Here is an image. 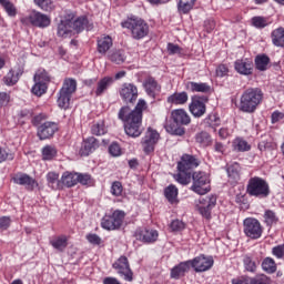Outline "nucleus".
<instances>
[{
  "label": "nucleus",
  "instance_id": "1",
  "mask_svg": "<svg viewBox=\"0 0 284 284\" xmlns=\"http://www.w3.org/2000/svg\"><path fill=\"white\" fill-rule=\"evenodd\" d=\"M146 103L144 100H139L134 110L130 106H122L119 112V119L124 122V132L128 136L136 139L141 136L143 128L141 123L143 121V110H145Z\"/></svg>",
  "mask_w": 284,
  "mask_h": 284
},
{
  "label": "nucleus",
  "instance_id": "2",
  "mask_svg": "<svg viewBox=\"0 0 284 284\" xmlns=\"http://www.w3.org/2000/svg\"><path fill=\"white\" fill-rule=\"evenodd\" d=\"M261 101H263V91H261V89H247L241 97L240 110L242 112L252 114V112L256 111V108H258Z\"/></svg>",
  "mask_w": 284,
  "mask_h": 284
},
{
  "label": "nucleus",
  "instance_id": "3",
  "mask_svg": "<svg viewBox=\"0 0 284 284\" xmlns=\"http://www.w3.org/2000/svg\"><path fill=\"white\" fill-rule=\"evenodd\" d=\"M246 192L256 199H267L270 196V184L263 178L254 176L248 180Z\"/></svg>",
  "mask_w": 284,
  "mask_h": 284
},
{
  "label": "nucleus",
  "instance_id": "4",
  "mask_svg": "<svg viewBox=\"0 0 284 284\" xmlns=\"http://www.w3.org/2000/svg\"><path fill=\"white\" fill-rule=\"evenodd\" d=\"M74 92H77V80L71 78L65 79L58 93V106L61 110H68L70 108V101Z\"/></svg>",
  "mask_w": 284,
  "mask_h": 284
},
{
  "label": "nucleus",
  "instance_id": "5",
  "mask_svg": "<svg viewBox=\"0 0 284 284\" xmlns=\"http://www.w3.org/2000/svg\"><path fill=\"white\" fill-rule=\"evenodd\" d=\"M122 27L131 30L133 39H136L138 41L148 37L150 32L148 22L140 18L129 19L125 22H122Z\"/></svg>",
  "mask_w": 284,
  "mask_h": 284
},
{
  "label": "nucleus",
  "instance_id": "6",
  "mask_svg": "<svg viewBox=\"0 0 284 284\" xmlns=\"http://www.w3.org/2000/svg\"><path fill=\"white\" fill-rule=\"evenodd\" d=\"M193 185L191 190L196 194H207L210 192V178L205 174V172H194L192 174Z\"/></svg>",
  "mask_w": 284,
  "mask_h": 284
},
{
  "label": "nucleus",
  "instance_id": "7",
  "mask_svg": "<svg viewBox=\"0 0 284 284\" xmlns=\"http://www.w3.org/2000/svg\"><path fill=\"white\" fill-rule=\"evenodd\" d=\"M21 23L34 26L36 28H48L51 23L50 17L39 11H31L29 16L21 18Z\"/></svg>",
  "mask_w": 284,
  "mask_h": 284
},
{
  "label": "nucleus",
  "instance_id": "8",
  "mask_svg": "<svg viewBox=\"0 0 284 284\" xmlns=\"http://www.w3.org/2000/svg\"><path fill=\"white\" fill-rule=\"evenodd\" d=\"M244 225V234L248 239H261L263 235V226L261 225V222L258 220L253 219V217H247L243 222Z\"/></svg>",
  "mask_w": 284,
  "mask_h": 284
},
{
  "label": "nucleus",
  "instance_id": "9",
  "mask_svg": "<svg viewBox=\"0 0 284 284\" xmlns=\"http://www.w3.org/2000/svg\"><path fill=\"white\" fill-rule=\"evenodd\" d=\"M125 219V212L114 211L112 215L105 216L102 220L103 230H119L123 225V220Z\"/></svg>",
  "mask_w": 284,
  "mask_h": 284
},
{
  "label": "nucleus",
  "instance_id": "10",
  "mask_svg": "<svg viewBox=\"0 0 284 284\" xmlns=\"http://www.w3.org/2000/svg\"><path fill=\"white\" fill-rule=\"evenodd\" d=\"M205 103H207V98L194 95L191 98V103L189 110L193 116L200 119L206 112Z\"/></svg>",
  "mask_w": 284,
  "mask_h": 284
},
{
  "label": "nucleus",
  "instance_id": "11",
  "mask_svg": "<svg viewBox=\"0 0 284 284\" xmlns=\"http://www.w3.org/2000/svg\"><path fill=\"white\" fill-rule=\"evenodd\" d=\"M159 132L152 130V128L148 129L144 138L142 139L143 151L145 152V154L154 152V146L159 141Z\"/></svg>",
  "mask_w": 284,
  "mask_h": 284
},
{
  "label": "nucleus",
  "instance_id": "12",
  "mask_svg": "<svg viewBox=\"0 0 284 284\" xmlns=\"http://www.w3.org/2000/svg\"><path fill=\"white\" fill-rule=\"evenodd\" d=\"M120 97L124 103H134L139 98V89L132 83H124L120 90Z\"/></svg>",
  "mask_w": 284,
  "mask_h": 284
},
{
  "label": "nucleus",
  "instance_id": "13",
  "mask_svg": "<svg viewBox=\"0 0 284 284\" xmlns=\"http://www.w3.org/2000/svg\"><path fill=\"white\" fill-rule=\"evenodd\" d=\"M190 265L195 270V272H207V270H212V265H214V258L200 255L190 261Z\"/></svg>",
  "mask_w": 284,
  "mask_h": 284
},
{
  "label": "nucleus",
  "instance_id": "14",
  "mask_svg": "<svg viewBox=\"0 0 284 284\" xmlns=\"http://www.w3.org/2000/svg\"><path fill=\"white\" fill-rule=\"evenodd\" d=\"M234 69L237 74L250 77L254 72V62L252 59H239L234 62Z\"/></svg>",
  "mask_w": 284,
  "mask_h": 284
},
{
  "label": "nucleus",
  "instance_id": "15",
  "mask_svg": "<svg viewBox=\"0 0 284 284\" xmlns=\"http://www.w3.org/2000/svg\"><path fill=\"white\" fill-rule=\"evenodd\" d=\"M114 270L118 271V274L124 276V281H132V270L130 268V262L126 256H121L114 264Z\"/></svg>",
  "mask_w": 284,
  "mask_h": 284
},
{
  "label": "nucleus",
  "instance_id": "16",
  "mask_svg": "<svg viewBox=\"0 0 284 284\" xmlns=\"http://www.w3.org/2000/svg\"><path fill=\"white\" fill-rule=\"evenodd\" d=\"M59 130V125L54 122H44L38 128V136L40 141L52 139L54 133Z\"/></svg>",
  "mask_w": 284,
  "mask_h": 284
},
{
  "label": "nucleus",
  "instance_id": "17",
  "mask_svg": "<svg viewBox=\"0 0 284 284\" xmlns=\"http://www.w3.org/2000/svg\"><path fill=\"white\" fill-rule=\"evenodd\" d=\"M201 206L199 207L200 214L204 219H211L212 209L216 206V196L211 195L200 200Z\"/></svg>",
  "mask_w": 284,
  "mask_h": 284
},
{
  "label": "nucleus",
  "instance_id": "18",
  "mask_svg": "<svg viewBox=\"0 0 284 284\" xmlns=\"http://www.w3.org/2000/svg\"><path fill=\"white\" fill-rule=\"evenodd\" d=\"M199 159L194 155L184 154L181 158V161L178 163L179 172H190V170H194V168H199Z\"/></svg>",
  "mask_w": 284,
  "mask_h": 284
},
{
  "label": "nucleus",
  "instance_id": "19",
  "mask_svg": "<svg viewBox=\"0 0 284 284\" xmlns=\"http://www.w3.org/2000/svg\"><path fill=\"white\" fill-rule=\"evenodd\" d=\"M135 237L142 243H154L159 239V232L152 229H139L135 232Z\"/></svg>",
  "mask_w": 284,
  "mask_h": 284
},
{
  "label": "nucleus",
  "instance_id": "20",
  "mask_svg": "<svg viewBox=\"0 0 284 284\" xmlns=\"http://www.w3.org/2000/svg\"><path fill=\"white\" fill-rule=\"evenodd\" d=\"M97 148H99V141H97V138H89L83 141L80 149V154L81 156H90V154H92Z\"/></svg>",
  "mask_w": 284,
  "mask_h": 284
},
{
  "label": "nucleus",
  "instance_id": "21",
  "mask_svg": "<svg viewBox=\"0 0 284 284\" xmlns=\"http://www.w3.org/2000/svg\"><path fill=\"white\" fill-rule=\"evenodd\" d=\"M72 28H73V34L77 32H83V30H92L94 28V24L90 23V20H88L87 17H80L77 20L72 21Z\"/></svg>",
  "mask_w": 284,
  "mask_h": 284
},
{
  "label": "nucleus",
  "instance_id": "22",
  "mask_svg": "<svg viewBox=\"0 0 284 284\" xmlns=\"http://www.w3.org/2000/svg\"><path fill=\"white\" fill-rule=\"evenodd\" d=\"M72 34H74V28H72V20H61V22L58 24V37L68 39V37H72Z\"/></svg>",
  "mask_w": 284,
  "mask_h": 284
},
{
  "label": "nucleus",
  "instance_id": "23",
  "mask_svg": "<svg viewBox=\"0 0 284 284\" xmlns=\"http://www.w3.org/2000/svg\"><path fill=\"white\" fill-rule=\"evenodd\" d=\"M171 116L176 125H190V115L183 109L172 111Z\"/></svg>",
  "mask_w": 284,
  "mask_h": 284
},
{
  "label": "nucleus",
  "instance_id": "24",
  "mask_svg": "<svg viewBox=\"0 0 284 284\" xmlns=\"http://www.w3.org/2000/svg\"><path fill=\"white\" fill-rule=\"evenodd\" d=\"M112 83H114V78L112 77H104L98 81L97 89L94 91L95 97H103Z\"/></svg>",
  "mask_w": 284,
  "mask_h": 284
},
{
  "label": "nucleus",
  "instance_id": "25",
  "mask_svg": "<svg viewBox=\"0 0 284 284\" xmlns=\"http://www.w3.org/2000/svg\"><path fill=\"white\" fill-rule=\"evenodd\" d=\"M164 196L171 205H178L179 189L174 184H170L164 189Z\"/></svg>",
  "mask_w": 284,
  "mask_h": 284
},
{
  "label": "nucleus",
  "instance_id": "26",
  "mask_svg": "<svg viewBox=\"0 0 284 284\" xmlns=\"http://www.w3.org/2000/svg\"><path fill=\"white\" fill-rule=\"evenodd\" d=\"M190 261L180 263L171 270V278L179 280L182 276H185V273L190 272Z\"/></svg>",
  "mask_w": 284,
  "mask_h": 284
},
{
  "label": "nucleus",
  "instance_id": "27",
  "mask_svg": "<svg viewBox=\"0 0 284 284\" xmlns=\"http://www.w3.org/2000/svg\"><path fill=\"white\" fill-rule=\"evenodd\" d=\"M13 183L17 185H26L28 190H34V185H37V181L28 174L17 175L13 178Z\"/></svg>",
  "mask_w": 284,
  "mask_h": 284
},
{
  "label": "nucleus",
  "instance_id": "28",
  "mask_svg": "<svg viewBox=\"0 0 284 284\" xmlns=\"http://www.w3.org/2000/svg\"><path fill=\"white\" fill-rule=\"evenodd\" d=\"M112 37L110 36H104L98 39V52L100 54H108V51L110 50V48H112Z\"/></svg>",
  "mask_w": 284,
  "mask_h": 284
},
{
  "label": "nucleus",
  "instance_id": "29",
  "mask_svg": "<svg viewBox=\"0 0 284 284\" xmlns=\"http://www.w3.org/2000/svg\"><path fill=\"white\" fill-rule=\"evenodd\" d=\"M144 89H145V92L149 94V97H153V98L156 95V92H161V87L159 85L156 80H154V78H148L145 80Z\"/></svg>",
  "mask_w": 284,
  "mask_h": 284
},
{
  "label": "nucleus",
  "instance_id": "30",
  "mask_svg": "<svg viewBox=\"0 0 284 284\" xmlns=\"http://www.w3.org/2000/svg\"><path fill=\"white\" fill-rule=\"evenodd\" d=\"M187 99H190V97L185 91L173 93L168 98V103H172L173 105H185V103H187Z\"/></svg>",
  "mask_w": 284,
  "mask_h": 284
},
{
  "label": "nucleus",
  "instance_id": "31",
  "mask_svg": "<svg viewBox=\"0 0 284 284\" xmlns=\"http://www.w3.org/2000/svg\"><path fill=\"white\" fill-rule=\"evenodd\" d=\"M272 43L276 48H284V29L277 28L271 33Z\"/></svg>",
  "mask_w": 284,
  "mask_h": 284
},
{
  "label": "nucleus",
  "instance_id": "32",
  "mask_svg": "<svg viewBox=\"0 0 284 284\" xmlns=\"http://www.w3.org/2000/svg\"><path fill=\"white\" fill-rule=\"evenodd\" d=\"M186 90H189V92H210L211 88L207 83H203V82H187L185 84Z\"/></svg>",
  "mask_w": 284,
  "mask_h": 284
},
{
  "label": "nucleus",
  "instance_id": "33",
  "mask_svg": "<svg viewBox=\"0 0 284 284\" xmlns=\"http://www.w3.org/2000/svg\"><path fill=\"white\" fill-rule=\"evenodd\" d=\"M77 173L64 172L60 180V185H64L65 187H74L77 185Z\"/></svg>",
  "mask_w": 284,
  "mask_h": 284
},
{
  "label": "nucleus",
  "instance_id": "34",
  "mask_svg": "<svg viewBox=\"0 0 284 284\" xmlns=\"http://www.w3.org/2000/svg\"><path fill=\"white\" fill-rule=\"evenodd\" d=\"M109 59L112 63H116V65H121V63H125V51L114 49L108 54Z\"/></svg>",
  "mask_w": 284,
  "mask_h": 284
},
{
  "label": "nucleus",
  "instance_id": "35",
  "mask_svg": "<svg viewBox=\"0 0 284 284\" xmlns=\"http://www.w3.org/2000/svg\"><path fill=\"white\" fill-rule=\"evenodd\" d=\"M196 3V0H179L178 10L180 14H187Z\"/></svg>",
  "mask_w": 284,
  "mask_h": 284
},
{
  "label": "nucleus",
  "instance_id": "36",
  "mask_svg": "<svg viewBox=\"0 0 284 284\" xmlns=\"http://www.w3.org/2000/svg\"><path fill=\"white\" fill-rule=\"evenodd\" d=\"M267 65H270V57L265 54L256 55L255 68L260 70V72H265V70H267Z\"/></svg>",
  "mask_w": 284,
  "mask_h": 284
},
{
  "label": "nucleus",
  "instance_id": "37",
  "mask_svg": "<svg viewBox=\"0 0 284 284\" xmlns=\"http://www.w3.org/2000/svg\"><path fill=\"white\" fill-rule=\"evenodd\" d=\"M50 243L54 250H58V252H63V250L68 247V236L61 235L52 240Z\"/></svg>",
  "mask_w": 284,
  "mask_h": 284
},
{
  "label": "nucleus",
  "instance_id": "38",
  "mask_svg": "<svg viewBox=\"0 0 284 284\" xmlns=\"http://www.w3.org/2000/svg\"><path fill=\"white\" fill-rule=\"evenodd\" d=\"M195 141L203 148H207V145H212V136L210 133L202 131L195 135Z\"/></svg>",
  "mask_w": 284,
  "mask_h": 284
},
{
  "label": "nucleus",
  "instance_id": "39",
  "mask_svg": "<svg viewBox=\"0 0 284 284\" xmlns=\"http://www.w3.org/2000/svg\"><path fill=\"white\" fill-rule=\"evenodd\" d=\"M262 268L266 274H274L276 272V262L272 257H265L262 262Z\"/></svg>",
  "mask_w": 284,
  "mask_h": 284
},
{
  "label": "nucleus",
  "instance_id": "40",
  "mask_svg": "<svg viewBox=\"0 0 284 284\" xmlns=\"http://www.w3.org/2000/svg\"><path fill=\"white\" fill-rule=\"evenodd\" d=\"M47 181L52 190H59L61 187V180L59 181V173L49 172Z\"/></svg>",
  "mask_w": 284,
  "mask_h": 284
},
{
  "label": "nucleus",
  "instance_id": "41",
  "mask_svg": "<svg viewBox=\"0 0 284 284\" xmlns=\"http://www.w3.org/2000/svg\"><path fill=\"white\" fill-rule=\"evenodd\" d=\"M229 178L233 181H239L241 179V165L239 163L231 164L226 170Z\"/></svg>",
  "mask_w": 284,
  "mask_h": 284
},
{
  "label": "nucleus",
  "instance_id": "42",
  "mask_svg": "<svg viewBox=\"0 0 284 284\" xmlns=\"http://www.w3.org/2000/svg\"><path fill=\"white\" fill-rule=\"evenodd\" d=\"M233 148L236 152H247L251 149L247 141L241 138H237L233 141Z\"/></svg>",
  "mask_w": 284,
  "mask_h": 284
},
{
  "label": "nucleus",
  "instance_id": "43",
  "mask_svg": "<svg viewBox=\"0 0 284 284\" xmlns=\"http://www.w3.org/2000/svg\"><path fill=\"white\" fill-rule=\"evenodd\" d=\"M47 90H48V85L45 84V82L36 81V84L32 87L31 92L36 97H43Z\"/></svg>",
  "mask_w": 284,
  "mask_h": 284
},
{
  "label": "nucleus",
  "instance_id": "44",
  "mask_svg": "<svg viewBox=\"0 0 284 284\" xmlns=\"http://www.w3.org/2000/svg\"><path fill=\"white\" fill-rule=\"evenodd\" d=\"M57 156V149L52 145H47L42 149L43 161H52Z\"/></svg>",
  "mask_w": 284,
  "mask_h": 284
},
{
  "label": "nucleus",
  "instance_id": "45",
  "mask_svg": "<svg viewBox=\"0 0 284 284\" xmlns=\"http://www.w3.org/2000/svg\"><path fill=\"white\" fill-rule=\"evenodd\" d=\"M0 4L9 17H17V7L10 0H0Z\"/></svg>",
  "mask_w": 284,
  "mask_h": 284
},
{
  "label": "nucleus",
  "instance_id": "46",
  "mask_svg": "<svg viewBox=\"0 0 284 284\" xmlns=\"http://www.w3.org/2000/svg\"><path fill=\"white\" fill-rule=\"evenodd\" d=\"M190 179H192V173H190V171H180V173L175 175V181L181 183V185H187Z\"/></svg>",
  "mask_w": 284,
  "mask_h": 284
},
{
  "label": "nucleus",
  "instance_id": "47",
  "mask_svg": "<svg viewBox=\"0 0 284 284\" xmlns=\"http://www.w3.org/2000/svg\"><path fill=\"white\" fill-rule=\"evenodd\" d=\"M165 130L169 132V134H173L175 136H183L185 134V128L174 124H168Z\"/></svg>",
  "mask_w": 284,
  "mask_h": 284
},
{
  "label": "nucleus",
  "instance_id": "48",
  "mask_svg": "<svg viewBox=\"0 0 284 284\" xmlns=\"http://www.w3.org/2000/svg\"><path fill=\"white\" fill-rule=\"evenodd\" d=\"M91 132L92 134H95V136H102V134H105V132H108V129H105V123H103V121H100L97 124L92 125Z\"/></svg>",
  "mask_w": 284,
  "mask_h": 284
},
{
  "label": "nucleus",
  "instance_id": "49",
  "mask_svg": "<svg viewBox=\"0 0 284 284\" xmlns=\"http://www.w3.org/2000/svg\"><path fill=\"white\" fill-rule=\"evenodd\" d=\"M6 85H14L19 81V73L10 70L3 79Z\"/></svg>",
  "mask_w": 284,
  "mask_h": 284
},
{
  "label": "nucleus",
  "instance_id": "50",
  "mask_svg": "<svg viewBox=\"0 0 284 284\" xmlns=\"http://www.w3.org/2000/svg\"><path fill=\"white\" fill-rule=\"evenodd\" d=\"M251 284H272V278L267 275H256L255 277H251Z\"/></svg>",
  "mask_w": 284,
  "mask_h": 284
},
{
  "label": "nucleus",
  "instance_id": "51",
  "mask_svg": "<svg viewBox=\"0 0 284 284\" xmlns=\"http://www.w3.org/2000/svg\"><path fill=\"white\" fill-rule=\"evenodd\" d=\"M264 220L266 225H274V223H278V217L276 216V213L271 210L265 212Z\"/></svg>",
  "mask_w": 284,
  "mask_h": 284
},
{
  "label": "nucleus",
  "instance_id": "52",
  "mask_svg": "<svg viewBox=\"0 0 284 284\" xmlns=\"http://www.w3.org/2000/svg\"><path fill=\"white\" fill-rule=\"evenodd\" d=\"M34 81H38L40 83H48V81H50V74H48V71L45 70H39L34 74Z\"/></svg>",
  "mask_w": 284,
  "mask_h": 284
},
{
  "label": "nucleus",
  "instance_id": "53",
  "mask_svg": "<svg viewBox=\"0 0 284 284\" xmlns=\"http://www.w3.org/2000/svg\"><path fill=\"white\" fill-rule=\"evenodd\" d=\"M36 6L44 10L45 12H50L52 10V0H33Z\"/></svg>",
  "mask_w": 284,
  "mask_h": 284
},
{
  "label": "nucleus",
  "instance_id": "54",
  "mask_svg": "<svg viewBox=\"0 0 284 284\" xmlns=\"http://www.w3.org/2000/svg\"><path fill=\"white\" fill-rule=\"evenodd\" d=\"M111 194H113V196H121V194H123V184L119 181L113 182L111 186Z\"/></svg>",
  "mask_w": 284,
  "mask_h": 284
},
{
  "label": "nucleus",
  "instance_id": "55",
  "mask_svg": "<svg viewBox=\"0 0 284 284\" xmlns=\"http://www.w3.org/2000/svg\"><path fill=\"white\" fill-rule=\"evenodd\" d=\"M252 23L255 28H266L267 19L263 17H254L252 18Z\"/></svg>",
  "mask_w": 284,
  "mask_h": 284
},
{
  "label": "nucleus",
  "instance_id": "56",
  "mask_svg": "<svg viewBox=\"0 0 284 284\" xmlns=\"http://www.w3.org/2000/svg\"><path fill=\"white\" fill-rule=\"evenodd\" d=\"M215 74L223 79V77H227V74H230V69L225 64H220L215 70Z\"/></svg>",
  "mask_w": 284,
  "mask_h": 284
},
{
  "label": "nucleus",
  "instance_id": "57",
  "mask_svg": "<svg viewBox=\"0 0 284 284\" xmlns=\"http://www.w3.org/2000/svg\"><path fill=\"white\" fill-rule=\"evenodd\" d=\"M244 266L247 272H256V262L252 261V257L244 258Z\"/></svg>",
  "mask_w": 284,
  "mask_h": 284
},
{
  "label": "nucleus",
  "instance_id": "58",
  "mask_svg": "<svg viewBox=\"0 0 284 284\" xmlns=\"http://www.w3.org/2000/svg\"><path fill=\"white\" fill-rule=\"evenodd\" d=\"M171 230L172 232H181V230H185V223L180 220H174L171 222Z\"/></svg>",
  "mask_w": 284,
  "mask_h": 284
},
{
  "label": "nucleus",
  "instance_id": "59",
  "mask_svg": "<svg viewBox=\"0 0 284 284\" xmlns=\"http://www.w3.org/2000/svg\"><path fill=\"white\" fill-rule=\"evenodd\" d=\"M109 153L111 154V156H121V146L119 145V143L113 142L109 146Z\"/></svg>",
  "mask_w": 284,
  "mask_h": 284
},
{
  "label": "nucleus",
  "instance_id": "60",
  "mask_svg": "<svg viewBox=\"0 0 284 284\" xmlns=\"http://www.w3.org/2000/svg\"><path fill=\"white\" fill-rule=\"evenodd\" d=\"M90 174H79L77 173V183H81V185H88L90 183Z\"/></svg>",
  "mask_w": 284,
  "mask_h": 284
},
{
  "label": "nucleus",
  "instance_id": "61",
  "mask_svg": "<svg viewBox=\"0 0 284 284\" xmlns=\"http://www.w3.org/2000/svg\"><path fill=\"white\" fill-rule=\"evenodd\" d=\"M272 254H273V256H276V258H283L284 245H277V246L273 247Z\"/></svg>",
  "mask_w": 284,
  "mask_h": 284
},
{
  "label": "nucleus",
  "instance_id": "62",
  "mask_svg": "<svg viewBox=\"0 0 284 284\" xmlns=\"http://www.w3.org/2000/svg\"><path fill=\"white\" fill-rule=\"evenodd\" d=\"M87 240L91 245H101V237L97 234H89L87 235Z\"/></svg>",
  "mask_w": 284,
  "mask_h": 284
},
{
  "label": "nucleus",
  "instance_id": "63",
  "mask_svg": "<svg viewBox=\"0 0 284 284\" xmlns=\"http://www.w3.org/2000/svg\"><path fill=\"white\" fill-rule=\"evenodd\" d=\"M272 123H278V121H283L284 119V111L280 112V111H275L272 113Z\"/></svg>",
  "mask_w": 284,
  "mask_h": 284
},
{
  "label": "nucleus",
  "instance_id": "64",
  "mask_svg": "<svg viewBox=\"0 0 284 284\" xmlns=\"http://www.w3.org/2000/svg\"><path fill=\"white\" fill-rule=\"evenodd\" d=\"M232 284H252L251 277H240L232 281Z\"/></svg>",
  "mask_w": 284,
  "mask_h": 284
}]
</instances>
